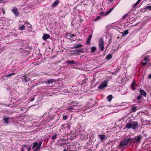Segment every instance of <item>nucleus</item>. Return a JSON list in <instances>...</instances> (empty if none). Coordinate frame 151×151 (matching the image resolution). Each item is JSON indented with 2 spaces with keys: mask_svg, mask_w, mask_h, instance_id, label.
Segmentation results:
<instances>
[{
  "mask_svg": "<svg viewBox=\"0 0 151 151\" xmlns=\"http://www.w3.org/2000/svg\"><path fill=\"white\" fill-rule=\"evenodd\" d=\"M129 33L128 30H127L124 31L122 32V36L123 37H124L125 35Z\"/></svg>",
  "mask_w": 151,
  "mask_h": 151,
  "instance_id": "obj_20",
  "label": "nucleus"
},
{
  "mask_svg": "<svg viewBox=\"0 0 151 151\" xmlns=\"http://www.w3.org/2000/svg\"><path fill=\"white\" fill-rule=\"evenodd\" d=\"M31 78H28L27 77L26 75H24L22 78H21V80L22 82L25 84L30 81Z\"/></svg>",
  "mask_w": 151,
  "mask_h": 151,
  "instance_id": "obj_7",
  "label": "nucleus"
},
{
  "mask_svg": "<svg viewBox=\"0 0 151 151\" xmlns=\"http://www.w3.org/2000/svg\"><path fill=\"white\" fill-rule=\"evenodd\" d=\"M129 139H124L123 141H121L119 143L118 145L117 146L118 149H121L122 151L125 150L127 147V146L129 145H130Z\"/></svg>",
  "mask_w": 151,
  "mask_h": 151,
  "instance_id": "obj_2",
  "label": "nucleus"
},
{
  "mask_svg": "<svg viewBox=\"0 0 151 151\" xmlns=\"http://www.w3.org/2000/svg\"><path fill=\"white\" fill-rule=\"evenodd\" d=\"M28 146V145H24L23 147H22V148L24 149V148L26 147H27Z\"/></svg>",
  "mask_w": 151,
  "mask_h": 151,
  "instance_id": "obj_43",
  "label": "nucleus"
},
{
  "mask_svg": "<svg viewBox=\"0 0 151 151\" xmlns=\"http://www.w3.org/2000/svg\"><path fill=\"white\" fill-rule=\"evenodd\" d=\"M113 98V96L112 95H109L107 96V99L109 102H110Z\"/></svg>",
  "mask_w": 151,
  "mask_h": 151,
  "instance_id": "obj_22",
  "label": "nucleus"
},
{
  "mask_svg": "<svg viewBox=\"0 0 151 151\" xmlns=\"http://www.w3.org/2000/svg\"><path fill=\"white\" fill-rule=\"evenodd\" d=\"M11 76V74H9L7 75V76Z\"/></svg>",
  "mask_w": 151,
  "mask_h": 151,
  "instance_id": "obj_48",
  "label": "nucleus"
},
{
  "mask_svg": "<svg viewBox=\"0 0 151 151\" xmlns=\"http://www.w3.org/2000/svg\"><path fill=\"white\" fill-rule=\"evenodd\" d=\"M137 101V100H136V99H133V102L134 103H135L136 102V101Z\"/></svg>",
  "mask_w": 151,
  "mask_h": 151,
  "instance_id": "obj_46",
  "label": "nucleus"
},
{
  "mask_svg": "<svg viewBox=\"0 0 151 151\" xmlns=\"http://www.w3.org/2000/svg\"><path fill=\"white\" fill-rule=\"evenodd\" d=\"M73 107L74 108H75L74 109H78V106H74V105H73Z\"/></svg>",
  "mask_w": 151,
  "mask_h": 151,
  "instance_id": "obj_40",
  "label": "nucleus"
},
{
  "mask_svg": "<svg viewBox=\"0 0 151 151\" xmlns=\"http://www.w3.org/2000/svg\"><path fill=\"white\" fill-rule=\"evenodd\" d=\"M82 46V45L81 44H78L76 45H74V47H72V48L74 47L75 48H78L80 47H81V46Z\"/></svg>",
  "mask_w": 151,
  "mask_h": 151,
  "instance_id": "obj_30",
  "label": "nucleus"
},
{
  "mask_svg": "<svg viewBox=\"0 0 151 151\" xmlns=\"http://www.w3.org/2000/svg\"><path fill=\"white\" fill-rule=\"evenodd\" d=\"M57 134H55V135H53L52 137V139L54 140L57 138Z\"/></svg>",
  "mask_w": 151,
  "mask_h": 151,
  "instance_id": "obj_32",
  "label": "nucleus"
},
{
  "mask_svg": "<svg viewBox=\"0 0 151 151\" xmlns=\"http://www.w3.org/2000/svg\"><path fill=\"white\" fill-rule=\"evenodd\" d=\"M132 88L133 90H134L136 89V88L134 87H132Z\"/></svg>",
  "mask_w": 151,
  "mask_h": 151,
  "instance_id": "obj_47",
  "label": "nucleus"
},
{
  "mask_svg": "<svg viewBox=\"0 0 151 151\" xmlns=\"http://www.w3.org/2000/svg\"><path fill=\"white\" fill-rule=\"evenodd\" d=\"M55 115H53L52 116H50L49 118L50 119V120H53L55 119Z\"/></svg>",
  "mask_w": 151,
  "mask_h": 151,
  "instance_id": "obj_35",
  "label": "nucleus"
},
{
  "mask_svg": "<svg viewBox=\"0 0 151 151\" xmlns=\"http://www.w3.org/2000/svg\"><path fill=\"white\" fill-rule=\"evenodd\" d=\"M50 36L49 34H44L42 37V39L45 40H46L47 39L50 38Z\"/></svg>",
  "mask_w": 151,
  "mask_h": 151,
  "instance_id": "obj_15",
  "label": "nucleus"
},
{
  "mask_svg": "<svg viewBox=\"0 0 151 151\" xmlns=\"http://www.w3.org/2000/svg\"><path fill=\"white\" fill-rule=\"evenodd\" d=\"M143 10H145L144 12L145 11H147L148 10L151 11V6L149 5V4H147L143 9Z\"/></svg>",
  "mask_w": 151,
  "mask_h": 151,
  "instance_id": "obj_14",
  "label": "nucleus"
},
{
  "mask_svg": "<svg viewBox=\"0 0 151 151\" xmlns=\"http://www.w3.org/2000/svg\"><path fill=\"white\" fill-rule=\"evenodd\" d=\"M42 141H40L39 142V143H38V145L35 148V149H34L33 151H37L39 150L41 147V146L42 145Z\"/></svg>",
  "mask_w": 151,
  "mask_h": 151,
  "instance_id": "obj_11",
  "label": "nucleus"
},
{
  "mask_svg": "<svg viewBox=\"0 0 151 151\" xmlns=\"http://www.w3.org/2000/svg\"><path fill=\"white\" fill-rule=\"evenodd\" d=\"M38 143L37 142H34L33 143V146L32 147V149H34L35 147H37L38 145Z\"/></svg>",
  "mask_w": 151,
  "mask_h": 151,
  "instance_id": "obj_25",
  "label": "nucleus"
},
{
  "mask_svg": "<svg viewBox=\"0 0 151 151\" xmlns=\"http://www.w3.org/2000/svg\"><path fill=\"white\" fill-rule=\"evenodd\" d=\"M63 150L64 151H67L65 149H64Z\"/></svg>",
  "mask_w": 151,
  "mask_h": 151,
  "instance_id": "obj_52",
  "label": "nucleus"
},
{
  "mask_svg": "<svg viewBox=\"0 0 151 151\" xmlns=\"http://www.w3.org/2000/svg\"><path fill=\"white\" fill-rule=\"evenodd\" d=\"M140 127V125L138 124L137 121H133L130 119L128 122L125 124V128L127 129H132L133 130L138 129Z\"/></svg>",
  "mask_w": 151,
  "mask_h": 151,
  "instance_id": "obj_1",
  "label": "nucleus"
},
{
  "mask_svg": "<svg viewBox=\"0 0 151 151\" xmlns=\"http://www.w3.org/2000/svg\"><path fill=\"white\" fill-rule=\"evenodd\" d=\"M112 55L111 54H109L106 56V59L109 60L112 57Z\"/></svg>",
  "mask_w": 151,
  "mask_h": 151,
  "instance_id": "obj_24",
  "label": "nucleus"
},
{
  "mask_svg": "<svg viewBox=\"0 0 151 151\" xmlns=\"http://www.w3.org/2000/svg\"><path fill=\"white\" fill-rule=\"evenodd\" d=\"M35 99V97H30V101H34V100Z\"/></svg>",
  "mask_w": 151,
  "mask_h": 151,
  "instance_id": "obj_38",
  "label": "nucleus"
},
{
  "mask_svg": "<svg viewBox=\"0 0 151 151\" xmlns=\"http://www.w3.org/2000/svg\"><path fill=\"white\" fill-rule=\"evenodd\" d=\"M76 37V36L73 34L71 35L70 36V38H72L73 37Z\"/></svg>",
  "mask_w": 151,
  "mask_h": 151,
  "instance_id": "obj_42",
  "label": "nucleus"
},
{
  "mask_svg": "<svg viewBox=\"0 0 151 151\" xmlns=\"http://www.w3.org/2000/svg\"><path fill=\"white\" fill-rule=\"evenodd\" d=\"M15 74V73H11V75H12L14 74Z\"/></svg>",
  "mask_w": 151,
  "mask_h": 151,
  "instance_id": "obj_49",
  "label": "nucleus"
},
{
  "mask_svg": "<svg viewBox=\"0 0 151 151\" xmlns=\"http://www.w3.org/2000/svg\"><path fill=\"white\" fill-rule=\"evenodd\" d=\"M136 84L135 83V82H133L131 84V87H134Z\"/></svg>",
  "mask_w": 151,
  "mask_h": 151,
  "instance_id": "obj_36",
  "label": "nucleus"
},
{
  "mask_svg": "<svg viewBox=\"0 0 151 151\" xmlns=\"http://www.w3.org/2000/svg\"><path fill=\"white\" fill-rule=\"evenodd\" d=\"M31 146H30L27 149H28V150H27V151H30L31 149Z\"/></svg>",
  "mask_w": 151,
  "mask_h": 151,
  "instance_id": "obj_44",
  "label": "nucleus"
},
{
  "mask_svg": "<svg viewBox=\"0 0 151 151\" xmlns=\"http://www.w3.org/2000/svg\"><path fill=\"white\" fill-rule=\"evenodd\" d=\"M143 60V61H144V62H142L143 66L145 65H146V64L149 61L148 60V59L147 58H145Z\"/></svg>",
  "mask_w": 151,
  "mask_h": 151,
  "instance_id": "obj_17",
  "label": "nucleus"
},
{
  "mask_svg": "<svg viewBox=\"0 0 151 151\" xmlns=\"http://www.w3.org/2000/svg\"><path fill=\"white\" fill-rule=\"evenodd\" d=\"M91 40L87 39L86 41V44L87 45H89L90 42Z\"/></svg>",
  "mask_w": 151,
  "mask_h": 151,
  "instance_id": "obj_33",
  "label": "nucleus"
},
{
  "mask_svg": "<svg viewBox=\"0 0 151 151\" xmlns=\"http://www.w3.org/2000/svg\"><path fill=\"white\" fill-rule=\"evenodd\" d=\"M25 29V26L23 25L19 26V29L22 30H23Z\"/></svg>",
  "mask_w": 151,
  "mask_h": 151,
  "instance_id": "obj_23",
  "label": "nucleus"
},
{
  "mask_svg": "<svg viewBox=\"0 0 151 151\" xmlns=\"http://www.w3.org/2000/svg\"><path fill=\"white\" fill-rule=\"evenodd\" d=\"M137 110V107L133 106L131 109V111L132 112H134Z\"/></svg>",
  "mask_w": 151,
  "mask_h": 151,
  "instance_id": "obj_26",
  "label": "nucleus"
},
{
  "mask_svg": "<svg viewBox=\"0 0 151 151\" xmlns=\"http://www.w3.org/2000/svg\"><path fill=\"white\" fill-rule=\"evenodd\" d=\"M96 50V47L93 46L92 47L91 51L92 53H94Z\"/></svg>",
  "mask_w": 151,
  "mask_h": 151,
  "instance_id": "obj_27",
  "label": "nucleus"
},
{
  "mask_svg": "<svg viewBox=\"0 0 151 151\" xmlns=\"http://www.w3.org/2000/svg\"><path fill=\"white\" fill-rule=\"evenodd\" d=\"M139 92L140 93L141 95L144 96L145 97H146L147 94L146 92L144 90H142L141 89H139Z\"/></svg>",
  "mask_w": 151,
  "mask_h": 151,
  "instance_id": "obj_16",
  "label": "nucleus"
},
{
  "mask_svg": "<svg viewBox=\"0 0 151 151\" xmlns=\"http://www.w3.org/2000/svg\"><path fill=\"white\" fill-rule=\"evenodd\" d=\"M59 1L58 0H56L55 1H54L52 5V7H55L59 3Z\"/></svg>",
  "mask_w": 151,
  "mask_h": 151,
  "instance_id": "obj_19",
  "label": "nucleus"
},
{
  "mask_svg": "<svg viewBox=\"0 0 151 151\" xmlns=\"http://www.w3.org/2000/svg\"><path fill=\"white\" fill-rule=\"evenodd\" d=\"M142 139V136L140 135H138L133 138H129L131 145H133L135 143H136V144H139Z\"/></svg>",
  "mask_w": 151,
  "mask_h": 151,
  "instance_id": "obj_3",
  "label": "nucleus"
},
{
  "mask_svg": "<svg viewBox=\"0 0 151 151\" xmlns=\"http://www.w3.org/2000/svg\"><path fill=\"white\" fill-rule=\"evenodd\" d=\"M54 82V80L53 79H49L46 81L44 82V83L47 85H49L50 83H52Z\"/></svg>",
  "mask_w": 151,
  "mask_h": 151,
  "instance_id": "obj_12",
  "label": "nucleus"
},
{
  "mask_svg": "<svg viewBox=\"0 0 151 151\" xmlns=\"http://www.w3.org/2000/svg\"><path fill=\"white\" fill-rule=\"evenodd\" d=\"M130 13V12H129L127 13L124 15L122 17L123 19L125 18L127 16L128 18H129L128 16H129V13Z\"/></svg>",
  "mask_w": 151,
  "mask_h": 151,
  "instance_id": "obj_31",
  "label": "nucleus"
},
{
  "mask_svg": "<svg viewBox=\"0 0 151 151\" xmlns=\"http://www.w3.org/2000/svg\"><path fill=\"white\" fill-rule=\"evenodd\" d=\"M24 151V149H22L21 150V151Z\"/></svg>",
  "mask_w": 151,
  "mask_h": 151,
  "instance_id": "obj_51",
  "label": "nucleus"
},
{
  "mask_svg": "<svg viewBox=\"0 0 151 151\" xmlns=\"http://www.w3.org/2000/svg\"><path fill=\"white\" fill-rule=\"evenodd\" d=\"M99 47L102 51H103L104 49V41L102 38H100L99 40Z\"/></svg>",
  "mask_w": 151,
  "mask_h": 151,
  "instance_id": "obj_5",
  "label": "nucleus"
},
{
  "mask_svg": "<svg viewBox=\"0 0 151 151\" xmlns=\"http://www.w3.org/2000/svg\"><path fill=\"white\" fill-rule=\"evenodd\" d=\"M114 8H112L106 12L104 13L101 12L100 13V15L102 17L107 16L114 9Z\"/></svg>",
  "mask_w": 151,
  "mask_h": 151,
  "instance_id": "obj_8",
  "label": "nucleus"
},
{
  "mask_svg": "<svg viewBox=\"0 0 151 151\" xmlns=\"http://www.w3.org/2000/svg\"><path fill=\"white\" fill-rule=\"evenodd\" d=\"M68 65H71L73 68H75L78 66V64L77 62L74 61L73 60H67L65 63Z\"/></svg>",
  "mask_w": 151,
  "mask_h": 151,
  "instance_id": "obj_4",
  "label": "nucleus"
},
{
  "mask_svg": "<svg viewBox=\"0 0 151 151\" xmlns=\"http://www.w3.org/2000/svg\"><path fill=\"white\" fill-rule=\"evenodd\" d=\"M142 98V96L141 95H139L137 97V100H139L141 99Z\"/></svg>",
  "mask_w": 151,
  "mask_h": 151,
  "instance_id": "obj_34",
  "label": "nucleus"
},
{
  "mask_svg": "<svg viewBox=\"0 0 151 151\" xmlns=\"http://www.w3.org/2000/svg\"><path fill=\"white\" fill-rule=\"evenodd\" d=\"M132 11L131 10V11H129L130 12V13H129V18H130V16H132V12H131Z\"/></svg>",
  "mask_w": 151,
  "mask_h": 151,
  "instance_id": "obj_41",
  "label": "nucleus"
},
{
  "mask_svg": "<svg viewBox=\"0 0 151 151\" xmlns=\"http://www.w3.org/2000/svg\"><path fill=\"white\" fill-rule=\"evenodd\" d=\"M68 116V113H64L63 115V119L64 120H66Z\"/></svg>",
  "mask_w": 151,
  "mask_h": 151,
  "instance_id": "obj_18",
  "label": "nucleus"
},
{
  "mask_svg": "<svg viewBox=\"0 0 151 151\" xmlns=\"http://www.w3.org/2000/svg\"><path fill=\"white\" fill-rule=\"evenodd\" d=\"M142 0H138L133 6V7H134L137 6L141 1Z\"/></svg>",
  "mask_w": 151,
  "mask_h": 151,
  "instance_id": "obj_29",
  "label": "nucleus"
},
{
  "mask_svg": "<svg viewBox=\"0 0 151 151\" xmlns=\"http://www.w3.org/2000/svg\"><path fill=\"white\" fill-rule=\"evenodd\" d=\"M3 122L6 124L9 123L10 122L9 121L10 119H12L11 118H10L7 116H3Z\"/></svg>",
  "mask_w": 151,
  "mask_h": 151,
  "instance_id": "obj_9",
  "label": "nucleus"
},
{
  "mask_svg": "<svg viewBox=\"0 0 151 151\" xmlns=\"http://www.w3.org/2000/svg\"><path fill=\"white\" fill-rule=\"evenodd\" d=\"M92 36V34H91L88 36V39L91 40Z\"/></svg>",
  "mask_w": 151,
  "mask_h": 151,
  "instance_id": "obj_39",
  "label": "nucleus"
},
{
  "mask_svg": "<svg viewBox=\"0 0 151 151\" xmlns=\"http://www.w3.org/2000/svg\"><path fill=\"white\" fill-rule=\"evenodd\" d=\"M108 82V80L104 81L98 86L99 89H102L107 86Z\"/></svg>",
  "mask_w": 151,
  "mask_h": 151,
  "instance_id": "obj_6",
  "label": "nucleus"
},
{
  "mask_svg": "<svg viewBox=\"0 0 151 151\" xmlns=\"http://www.w3.org/2000/svg\"><path fill=\"white\" fill-rule=\"evenodd\" d=\"M148 77L149 78H151V73L148 75Z\"/></svg>",
  "mask_w": 151,
  "mask_h": 151,
  "instance_id": "obj_45",
  "label": "nucleus"
},
{
  "mask_svg": "<svg viewBox=\"0 0 151 151\" xmlns=\"http://www.w3.org/2000/svg\"><path fill=\"white\" fill-rule=\"evenodd\" d=\"M99 137L102 140H104L106 138V136L104 135H99Z\"/></svg>",
  "mask_w": 151,
  "mask_h": 151,
  "instance_id": "obj_21",
  "label": "nucleus"
},
{
  "mask_svg": "<svg viewBox=\"0 0 151 151\" xmlns=\"http://www.w3.org/2000/svg\"><path fill=\"white\" fill-rule=\"evenodd\" d=\"M74 52V54H79L80 53H82L83 52V50L82 49H76V50L73 51Z\"/></svg>",
  "mask_w": 151,
  "mask_h": 151,
  "instance_id": "obj_13",
  "label": "nucleus"
},
{
  "mask_svg": "<svg viewBox=\"0 0 151 151\" xmlns=\"http://www.w3.org/2000/svg\"><path fill=\"white\" fill-rule=\"evenodd\" d=\"M12 12L14 14L16 17L18 16L19 13V11L16 7H14L12 9Z\"/></svg>",
  "mask_w": 151,
  "mask_h": 151,
  "instance_id": "obj_10",
  "label": "nucleus"
},
{
  "mask_svg": "<svg viewBox=\"0 0 151 151\" xmlns=\"http://www.w3.org/2000/svg\"><path fill=\"white\" fill-rule=\"evenodd\" d=\"M101 18V17H100V16H98L97 17H96V18L95 19V21H97L99 19H100Z\"/></svg>",
  "mask_w": 151,
  "mask_h": 151,
  "instance_id": "obj_37",
  "label": "nucleus"
},
{
  "mask_svg": "<svg viewBox=\"0 0 151 151\" xmlns=\"http://www.w3.org/2000/svg\"><path fill=\"white\" fill-rule=\"evenodd\" d=\"M114 0H109L111 2H112Z\"/></svg>",
  "mask_w": 151,
  "mask_h": 151,
  "instance_id": "obj_50",
  "label": "nucleus"
},
{
  "mask_svg": "<svg viewBox=\"0 0 151 151\" xmlns=\"http://www.w3.org/2000/svg\"><path fill=\"white\" fill-rule=\"evenodd\" d=\"M75 108L73 106H70L68 107L67 108V109L68 111H72L73 109H74Z\"/></svg>",
  "mask_w": 151,
  "mask_h": 151,
  "instance_id": "obj_28",
  "label": "nucleus"
}]
</instances>
